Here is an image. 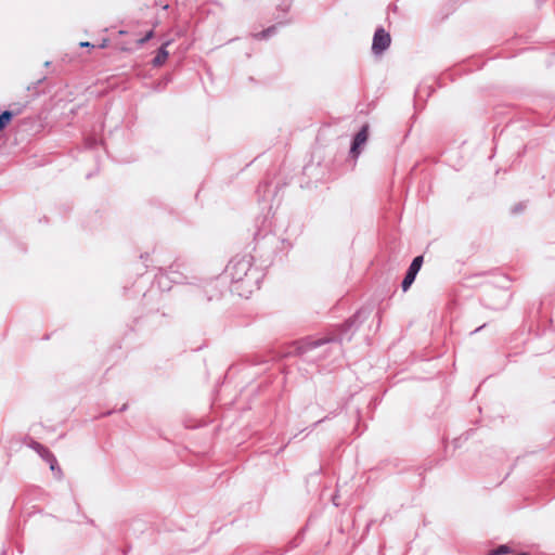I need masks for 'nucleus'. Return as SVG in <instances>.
Masks as SVG:
<instances>
[{"mask_svg":"<svg viewBox=\"0 0 555 555\" xmlns=\"http://www.w3.org/2000/svg\"><path fill=\"white\" fill-rule=\"evenodd\" d=\"M167 44H168V42L163 44L160 47V49L158 50L156 56L153 60V65L154 66H162L167 61L168 55H169L168 51L166 50Z\"/></svg>","mask_w":555,"mask_h":555,"instance_id":"5","label":"nucleus"},{"mask_svg":"<svg viewBox=\"0 0 555 555\" xmlns=\"http://www.w3.org/2000/svg\"><path fill=\"white\" fill-rule=\"evenodd\" d=\"M153 36H154V31H153V30H150V31H147V33L145 34V36H144V37L137 39V41H135V42H137V44H138V46H142V44H144L146 41H149L150 39H152V38H153Z\"/></svg>","mask_w":555,"mask_h":555,"instance_id":"9","label":"nucleus"},{"mask_svg":"<svg viewBox=\"0 0 555 555\" xmlns=\"http://www.w3.org/2000/svg\"><path fill=\"white\" fill-rule=\"evenodd\" d=\"M107 44H108V40H107V39H104V40L102 41V43L100 44V48H106V47H107Z\"/></svg>","mask_w":555,"mask_h":555,"instance_id":"13","label":"nucleus"},{"mask_svg":"<svg viewBox=\"0 0 555 555\" xmlns=\"http://www.w3.org/2000/svg\"><path fill=\"white\" fill-rule=\"evenodd\" d=\"M369 137V126H363L362 129L354 137L353 143L351 145V154L357 157L360 154V147L367 141Z\"/></svg>","mask_w":555,"mask_h":555,"instance_id":"3","label":"nucleus"},{"mask_svg":"<svg viewBox=\"0 0 555 555\" xmlns=\"http://www.w3.org/2000/svg\"><path fill=\"white\" fill-rule=\"evenodd\" d=\"M79 46H80V47H82V48L93 47V46H92L90 42H88V41H82V42H80V43H79Z\"/></svg>","mask_w":555,"mask_h":555,"instance_id":"12","label":"nucleus"},{"mask_svg":"<svg viewBox=\"0 0 555 555\" xmlns=\"http://www.w3.org/2000/svg\"><path fill=\"white\" fill-rule=\"evenodd\" d=\"M390 35L384 28H378L374 34L372 51L380 54L390 46Z\"/></svg>","mask_w":555,"mask_h":555,"instance_id":"2","label":"nucleus"},{"mask_svg":"<svg viewBox=\"0 0 555 555\" xmlns=\"http://www.w3.org/2000/svg\"><path fill=\"white\" fill-rule=\"evenodd\" d=\"M251 268V257L250 256H242L233 258L227 267L228 274L232 278V280L238 282L247 275L248 271Z\"/></svg>","mask_w":555,"mask_h":555,"instance_id":"1","label":"nucleus"},{"mask_svg":"<svg viewBox=\"0 0 555 555\" xmlns=\"http://www.w3.org/2000/svg\"><path fill=\"white\" fill-rule=\"evenodd\" d=\"M34 448L38 451V453L43 459H46L50 463L51 470H55L57 468V470L60 472V468L57 467L56 459L54 457V455L48 449H46L44 447H42L39 443H36L34 446Z\"/></svg>","mask_w":555,"mask_h":555,"instance_id":"4","label":"nucleus"},{"mask_svg":"<svg viewBox=\"0 0 555 555\" xmlns=\"http://www.w3.org/2000/svg\"><path fill=\"white\" fill-rule=\"evenodd\" d=\"M422 263H423V256L415 257L408 271L417 274V272L420 271V269L422 267Z\"/></svg>","mask_w":555,"mask_h":555,"instance_id":"7","label":"nucleus"},{"mask_svg":"<svg viewBox=\"0 0 555 555\" xmlns=\"http://www.w3.org/2000/svg\"><path fill=\"white\" fill-rule=\"evenodd\" d=\"M119 49L124 52H129L132 50L130 47H128L127 44H124V43H119Z\"/></svg>","mask_w":555,"mask_h":555,"instance_id":"11","label":"nucleus"},{"mask_svg":"<svg viewBox=\"0 0 555 555\" xmlns=\"http://www.w3.org/2000/svg\"><path fill=\"white\" fill-rule=\"evenodd\" d=\"M509 553V547L507 545H501L496 550L492 551L489 555H502Z\"/></svg>","mask_w":555,"mask_h":555,"instance_id":"10","label":"nucleus"},{"mask_svg":"<svg viewBox=\"0 0 555 555\" xmlns=\"http://www.w3.org/2000/svg\"><path fill=\"white\" fill-rule=\"evenodd\" d=\"M415 276H416L415 273L410 272V271L406 272V274H405V276H404L403 281H402V289L404 292H406L408 288L412 285V283L415 280Z\"/></svg>","mask_w":555,"mask_h":555,"instance_id":"6","label":"nucleus"},{"mask_svg":"<svg viewBox=\"0 0 555 555\" xmlns=\"http://www.w3.org/2000/svg\"><path fill=\"white\" fill-rule=\"evenodd\" d=\"M125 34H126V31H124V30L118 31V35H125Z\"/></svg>","mask_w":555,"mask_h":555,"instance_id":"14","label":"nucleus"},{"mask_svg":"<svg viewBox=\"0 0 555 555\" xmlns=\"http://www.w3.org/2000/svg\"><path fill=\"white\" fill-rule=\"evenodd\" d=\"M12 113L9 111L3 112L0 115V130L4 129L12 119Z\"/></svg>","mask_w":555,"mask_h":555,"instance_id":"8","label":"nucleus"}]
</instances>
